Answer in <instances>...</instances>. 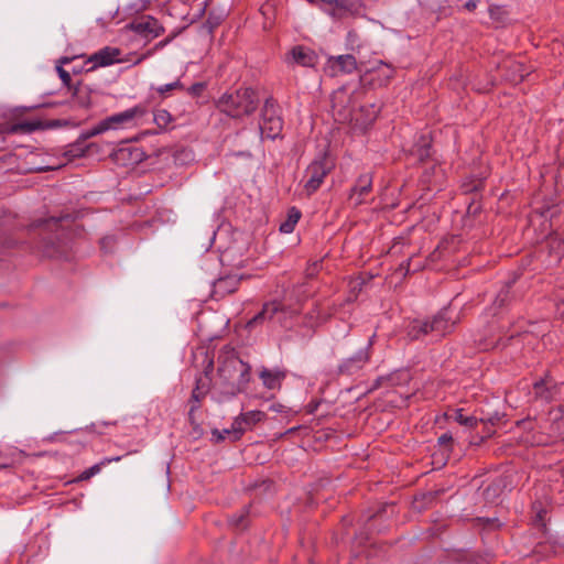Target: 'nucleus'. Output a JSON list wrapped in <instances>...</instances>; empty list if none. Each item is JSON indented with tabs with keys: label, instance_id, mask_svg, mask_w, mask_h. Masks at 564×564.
I'll use <instances>...</instances> for the list:
<instances>
[{
	"label": "nucleus",
	"instance_id": "14",
	"mask_svg": "<svg viewBox=\"0 0 564 564\" xmlns=\"http://www.w3.org/2000/svg\"><path fill=\"white\" fill-rule=\"evenodd\" d=\"M501 77L513 85L520 84L530 74V69L521 62L506 59L500 66Z\"/></svg>",
	"mask_w": 564,
	"mask_h": 564
},
{
	"label": "nucleus",
	"instance_id": "33",
	"mask_svg": "<svg viewBox=\"0 0 564 564\" xmlns=\"http://www.w3.org/2000/svg\"><path fill=\"white\" fill-rule=\"evenodd\" d=\"M512 283L513 281L507 282L498 292L494 301L495 308H501L508 303L510 300V289Z\"/></svg>",
	"mask_w": 564,
	"mask_h": 564
},
{
	"label": "nucleus",
	"instance_id": "31",
	"mask_svg": "<svg viewBox=\"0 0 564 564\" xmlns=\"http://www.w3.org/2000/svg\"><path fill=\"white\" fill-rule=\"evenodd\" d=\"M463 412V409H456L453 414L454 420L460 425L476 427L479 423V419L475 415H465Z\"/></svg>",
	"mask_w": 564,
	"mask_h": 564
},
{
	"label": "nucleus",
	"instance_id": "7",
	"mask_svg": "<svg viewBox=\"0 0 564 564\" xmlns=\"http://www.w3.org/2000/svg\"><path fill=\"white\" fill-rule=\"evenodd\" d=\"M127 31H132L145 41L153 40L164 33L163 25L151 15H143L132 21L126 26Z\"/></svg>",
	"mask_w": 564,
	"mask_h": 564
},
{
	"label": "nucleus",
	"instance_id": "27",
	"mask_svg": "<svg viewBox=\"0 0 564 564\" xmlns=\"http://www.w3.org/2000/svg\"><path fill=\"white\" fill-rule=\"evenodd\" d=\"M153 121L160 132L167 131L170 124L174 122V117L166 109H155L153 112Z\"/></svg>",
	"mask_w": 564,
	"mask_h": 564
},
{
	"label": "nucleus",
	"instance_id": "43",
	"mask_svg": "<svg viewBox=\"0 0 564 564\" xmlns=\"http://www.w3.org/2000/svg\"><path fill=\"white\" fill-rule=\"evenodd\" d=\"M503 417H505L503 413L495 411V412L491 413L490 417L479 419V422L485 424V425L490 424L491 426H495L498 423H500Z\"/></svg>",
	"mask_w": 564,
	"mask_h": 564
},
{
	"label": "nucleus",
	"instance_id": "20",
	"mask_svg": "<svg viewBox=\"0 0 564 564\" xmlns=\"http://www.w3.org/2000/svg\"><path fill=\"white\" fill-rule=\"evenodd\" d=\"M326 6L327 8H324V11L335 19H343L355 10L352 0H332Z\"/></svg>",
	"mask_w": 564,
	"mask_h": 564
},
{
	"label": "nucleus",
	"instance_id": "19",
	"mask_svg": "<svg viewBox=\"0 0 564 564\" xmlns=\"http://www.w3.org/2000/svg\"><path fill=\"white\" fill-rule=\"evenodd\" d=\"M328 65L336 75L338 72L344 74H351L357 70V61L352 54H344L338 56H330L328 58Z\"/></svg>",
	"mask_w": 564,
	"mask_h": 564
},
{
	"label": "nucleus",
	"instance_id": "58",
	"mask_svg": "<svg viewBox=\"0 0 564 564\" xmlns=\"http://www.w3.org/2000/svg\"><path fill=\"white\" fill-rule=\"evenodd\" d=\"M316 409H317V404H312V403L308 404V412L310 413H313Z\"/></svg>",
	"mask_w": 564,
	"mask_h": 564
},
{
	"label": "nucleus",
	"instance_id": "35",
	"mask_svg": "<svg viewBox=\"0 0 564 564\" xmlns=\"http://www.w3.org/2000/svg\"><path fill=\"white\" fill-rule=\"evenodd\" d=\"M242 416L246 419V426L248 429H251L254 424L258 422H261L265 417V413L262 411L253 410L248 411L246 413H241Z\"/></svg>",
	"mask_w": 564,
	"mask_h": 564
},
{
	"label": "nucleus",
	"instance_id": "54",
	"mask_svg": "<svg viewBox=\"0 0 564 564\" xmlns=\"http://www.w3.org/2000/svg\"><path fill=\"white\" fill-rule=\"evenodd\" d=\"M214 369V361L210 359L205 368V376H206V379L205 380H209L208 376L209 373L213 371Z\"/></svg>",
	"mask_w": 564,
	"mask_h": 564
},
{
	"label": "nucleus",
	"instance_id": "10",
	"mask_svg": "<svg viewBox=\"0 0 564 564\" xmlns=\"http://www.w3.org/2000/svg\"><path fill=\"white\" fill-rule=\"evenodd\" d=\"M290 311L286 305L278 300L265 302L262 308L247 323V328L252 329L264 322H274L278 314H285Z\"/></svg>",
	"mask_w": 564,
	"mask_h": 564
},
{
	"label": "nucleus",
	"instance_id": "56",
	"mask_svg": "<svg viewBox=\"0 0 564 564\" xmlns=\"http://www.w3.org/2000/svg\"><path fill=\"white\" fill-rule=\"evenodd\" d=\"M480 413H481V415L478 419H487V417L491 416L492 412H485V411L481 410Z\"/></svg>",
	"mask_w": 564,
	"mask_h": 564
},
{
	"label": "nucleus",
	"instance_id": "8",
	"mask_svg": "<svg viewBox=\"0 0 564 564\" xmlns=\"http://www.w3.org/2000/svg\"><path fill=\"white\" fill-rule=\"evenodd\" d=\"M145 158V153L140 148L128 142L113 149L109 154V159L119 166H133L141 163Z\"/></svg>",
	"mask_w": 564,
	"mask_h": 564
},
{
	"label": "nucleus",
	"instance_id": "15",
	"mask_svg": "<svg viewBox=\"0 0 564 564\" xmlns=\"http://www.w3.org/2000/svg\"><path fill=\"white\" fill-rule=\"evenodd\" d=\"M285 61L303 67H314L318 62V56L312 48L296 45L291 48Z\"/></svg>",
	"mask_w": 564,
	"mask_h": 564
},
{
	"label": "nucleus",
	"instance_id": "25",
	"mask_svg": "<svg viewBox=\"0 0 564 564\" xmlns=\"http://www.w3.org/2000/svg\"><path fill=\"white\" fill-rule=\"evenodd\" d=\"M36 130H43L42 120L22 121L11 124L8 133H31Z\"/></svg>",
	"mask_w": 564,
	"mask_h": 564
},
{
	"label": "nucleus",
	"instance_id": "48",
	"mask_svg": "<svg viewBox=\"0 0 564 564\" xmlns=\"http://www.w3.org/2000/svg\"><path fill=\"white\" fill-rule=\"evenodd\" d=\"M220 23V20L218 18H214L212 14L208 17L207 21L205 22L204 26L208 29V32H213V30L218 26Z\"/></svg>",
	"mask_w": 564,
	"mask_h": 564
},
{
	"label": "nucleus",
	"instance_id": "45",
	"mask_svg": "<svg viewBox=\"0 0 564 564\" xmlns=\"http://www.w3.org/2000/svg\"><path fill=\"white\" fill-rule=\"evenodd\" d=\"M101 465H102V463L96 464V465L91 466L90 468L84 470L79 475L78 480H87L90 477H93L94 475L98 474L101 470Z\"/></svg>",
	"mask_w": 564,
	"mask_h": 564
},
{
	"label": "nucleus",
	"instance_id": "38",
	"mask_svg": "<svg viewBox=\"0 0 564 564\" xmlns=\"http://www.w3.org/2000/svg\"><path fill=\"white\" fill-rule=\"evenodd\" d=\"M286 310L290 312L285 313V314H278L275 317V321H274L278 324H280V326H282L284 328L290 327L289 319L293 318L297 314V310H295L289 305H286Z\"/></svg>",
	"mask_w": 564,
	"mask_h": 564
},
{
	"label": "nucleus",
	"instance_id": "41",
	"mask_svg": "<svg viewBox=\"0 0 564 564\" xmlns=\"http://www.w3.org/2000/svg\"><path fill=\"white\" fill-rule=\"evenodd\" d=\"M213 441L215 443H220L225 441L227 437H229L232 441V433L230 432V429H224L223 431H219L217 429L212 431Z\"/></svg>",
	"mask_w": 564,
	"mask_h": 564
},
{
	"label": "nucleus",
	"instance_id": "12",
	"mask_svg": "<svg viewBox=\"0 0 564 564\" xmlns=\"http://www.w3.org/2000/svg\"><path fill=\"white\" fill-rule=\"evenodd\" d=\"M456 319L451 315V308L448 306L440 310L431 319H429V327L431 334L443 337L454 329Z\"/></svg>",
	"mask_w": 564,
	"mask_h": 564
},
{
	"label": "nucleus",
	"instance_id": "24",
	"mask_svg": "<svg viewBox=\"0 0 564 564\" xmlns=\"http://www.w3.org/2000/svg\"><path fill=\"white\" fill-rule=\"evenodd\" d=\"M208 391H209V380H205L202 377L197 378L195 381V387H194L191 398L188 400V403L200 406V403L207 395Z\"/></svg>",
	"mask_w": 564,
	"mask_h": 564
},
{
	"label": "nucleus",
	"instance_id": "51",
	"mask_svg": "<svg viewBox=\"0 0 564 564\" xmlns=\"http://www.w3.org/2000/svg\"><path fill=\"white\" fill-rule=\"evenodd\" d=\"M199 408L200 406H198V405L189 404L188 421H189L191 425H193V426L197 425L196 419H195V413H196V411H198Z\"/></svg>",
	"mask_w": 564,
	"mask_h": 564
},
{
	"label": "nucleus",
	"instance_id": "39",
	"mask_svg": "<svg viewBox=\"0 0 564 564\" xmlns=\"http://www.w3.org/2000/svg\"><path fill=\"white\" fill-rule=\"evenodd\" d=\"M394 513V503H383L376 512L368 517V520L382 518L384 514L392 516Z\"/></svg>",
	"mask_w": 564,
	"mask_h": 564
},
{
	"label": "nucleus",
	"instance_id": "23",
	"mask_svg": "<svg viewBox=\"0 0 564 564\" xmlns=\"http://www.w3.org/2000/svg\"><path fill=\"white\" fill-rule=\"evenodd\" d=\"M410 379V376H409V372L405 371V370H399V371H395L391 375H388L386 377H379L376 379L375 383H373V389H378L384 384L387 386H397V384H400L401 382H405Z\"/></svg>",
	"mask_w": 564,
	"mask_h": 564
},
{
	"label": "nucleus",
	"instance_id": "28",
	"mask_svg": "<svg viewBox=\"0 0 564 564\" xmlns=\"http://www.w3.org/2000/svg\"><path fill=\"white\" fill-rule=\"evenodd\" d=\"M149 54L150 53L143 54L140 57H138L137 59L132 61L131 58H129V56L132 55L131 53L127 54L126 57H121L120 56L121 51L119 48L108 47V66L111 64H115V63H127V62H131V65H137V64L141 63Z\"/></svg>",
	"mask_w": 564,
	"mask_h": 564
},
{
	"label": "nucleus",
	"instance_id": "13",
	"mask_svg": "<svg viewBox=\"0 0 564 564\" xmlns=\"http://www.w3.org/2000/svg\"><path fill=\"white\" fill-rule=\"evenodd\" d=\"M145 112L147 109L144 106L137 105L122 112L108 116V130L131 127L134 124L135 118L143 117Z\"/></svg>",
	"mask_w": 564,
	"mask_h": 564
},
{
	"label": "nucleus",
	"instance_id": "55",
	"mask_svg": "<svg viewBox=\"0 0 564 564\" xmlns=\"http://www.w3.org/2000/svg\"><path fill=\"white\" fill-rule=\"evenodd\" d=\"M284 405L280 404V403H276V404H272L270 405V410L271 411H274V412H283L284 411Z\"/></svg>",
	"mask_w": 564,
	"mask_h": 564
},
{
	"label": "nucleus",
	"instance_id": "26",
	"mask_svg": "<svg viewBox=\"0 0 564 564\" xmlns=\"http://www.w3.org/2000/svg\"><path fill=\"white\" fill-rule=\"evenodd\" d=\"M534 400L543 402H551L553 399V391L546 384L545 379H539L533 383Z\"/></svg>",
	"mask_w": 564,
	"mask_h": 564
},
{
	"label": "nucleus",
	"instance_id": "50",
	"mask_svg": "<svg viewBox=\"0 0 564 564\" xmlns=\"http://www.w3.org/2000/svg\"><path fill=\"white\" fill-rule=\"evenodd\" d=\"M106 131V119H102L99 121L98 126L96 128H94L87 135V137H91V135H96L98 133H101Z\"/></svg>",
	"mask_w": 564,
	"mask_h": 564
},
{
	"label": "nucleus",
	"instance_id": "49",
	"mask_svg": "<svg viewBox=\"0 0 564 564\" xmlns=\"http://www.w3.org/2000/svg\"><path fill=\"white\" fill-rule=\"evenodd\" d=\"M438 445L441 446H448L453 443V436L451 433H444L442 434L437 440Z\"/></svg>",
	"mask_w": 564,
	"mask_h": 564
},
{
	"label": "nucleus",
	"instance_id": "2",
	"mask_svg": "<svg viewBox=\"0 0 564 564\" xmlns=\"http://www.w3.org/2000/svg\"><path fill=\"white\" fill-rule=\"evenodd\" d=\"M218 375L226 386L225 393L235 397L247 390L251 378V366L242 361L234 347L224 346L218 355Z\"/></svg>",
	"mask_w": 564,
	"mask_h": 564
},
{
	"label": "nucleus",
	"instance_id": "37",
	"mask_svg": "<svg viewBox=\"0 0 564 564\" xmlns=\"http://www.w3.org/2000/svg\"><path fill=\"white\" fill-rule=\"evenodd\" d=\"M183 89H184V85L180 79H176L175 82L170 83V84L161 85L155 88L158 94L163 97L166 96V94L172 90H183Z\"/></svg>",
	"mask_w": 564,
	"mask_h": 564
},
{
	"label": "nucleus",
	"instance_id": "6",
	"mask_svg": "<svg viewBox=\"0 0 564 564\" xmlns=\"http://www.w3.org/2000/svg\"><path fill=\"white\" fill-rule=\"evenodd\" d=\"M375 336L376 335H372L369 338L368 344L365 348L359 349L351 357L341 360V362L338 365L339 375L354 376L369 362Z\"/></svg>",
	"mask_w": 564,
	"mask_h": 564
},
{
	"label": "nucleus",
	"instance_id": "5",
	"mask_svg": "<svg viewBox=\"0 0 564 564\" xmlns=\"http://www.w3.org/2000/svg\"><path fill=\"white\" fill-rule=\"evenodd\" d=\"M334 169V162L326 155H319L305 171L306 182L304 188L307 195L315 193L324 182L326 175Z\"/></svg>",
	"mask_w": 564,
	"mask_h": 564
},
{
	"label": "nucleus",
	"instance_id": "57",
	"mask_svg": "<svg viewBox=\"0 0 564 564\" xmlns=\"http://www.w3.org/2000/svg\"><path fill=\"white\" fill-rule=\"evenodd\" d=\"M409 267H410V260L406 261V263H401L400 264V269L401 270H405L406 272L409 271Z\"/></svg>",
	"mask_w": 564,
	"mask_h": 564
},
{
	"label": "nucleus",
	"instance_id": "61",
	"mask_svg": "<svg viewBox=\"0 0 564 564\" xmlns=\"http://www.w3.org/2000/svg\"><path fill=\"white\" fill-rule=\"evenodd\" d=\"M299 429H300L299 426L297 427H292V429H289L285 433L286 434H292V433H294Z\"/></svg>",
	"mask_w": 564,
	"mask_h": 564
},
{
	"label": "nucleus",
	"instance_id": "1",
	"mask_svg": "<svg viewBox=\"0 0 564 564\" xmlns=\"http://www.w3.org/2000/svg\"><path fill=\"white\" fill-rule=\"evenodd\" d=\"M78 213L62 212L58 216L39 219L31 225L40 230L43 243V252L50 257H59L64 253V247L70 238L72 226L78 218Z\"/></svg>",
	"mask_w": 564,
	"mask_h": 564
},
{
	"label": "nucleus",
	"instance_id": "29",
	"mask_svg": "<svg viewBox=\"0 0 564 564\" xmlns=\"http://www.w3.org/2000/svg\"><path fill=\"white\" fill-rule=\"evenodd\" d=\"M301 216L302 214L300 209L296 207H291L288 210L286 219L280 225V231L283 234H291L294 230L295 225L300 220Z\"/></svg>",
	"mask_w": 564,
	"mask_h": 564
},
{
	"label": "nucleus",
	"instance_id": "32",
	"mask_svg": "<svg viewBox=\"0 0 564 564\" xmlns=\"http://www.w3.org/2000/svg\"><path fill=\"white\" fill-rule=\"evenodd\" d=\"M248 430L246 426V419L240 414L237 416L230 427V432L232 433V442H236L241 438L243 433Z\"/></svg>",
	"mask_w": 564,
	"mask_h": 564
},
{
	"label": "nucleus",
	"instance_id": "18",
	"mask_svg": "<svg viewBox=\"0 0 564 564\" xmlns=\"http://www.w3.org/2000/svg\"><path fill=\"white\" fill-rule=\"evenodd\" d=\"M410 155L419 162H425L432 156V139L429 133H422L410 149Z\"/></svg>",
	"mask_w": 564,
	"mask_h": 564
},
{
	"label": "nucleus",
	"instance_id": "4",
	"mask_svg": "<svg viewBox=\"0 0 564 564\" xmlns=\"http://www.w3.org/2000/svg\"><path fill=\"white\" fill-rule=\"evenodd\" d=\"M260 131L267 139L275 140L282 137L283 119L278 102L269 97L264 100L261 111Z\"/></svg>",
	"mask_w": 564,
	"mask_h": 564
},
{
	"label": "nucleus",
	"instance_id": "11",
	"mask_svg": "<svg viewBox=\"0 0 564 564\" xmlns=\"http://www.w3.org/2000/svg\"><path fill=\"white\" fill-rule=\"evenodd\" d=\"M512 481L509 476L500 475L494 478L485 487H480L481 496L488 503H497L500 497L510 490Z\"/></svg>",
	"mask_w": 564,
	"mask_h": 564
},
{
	"label": "nucleus",
	"instance_id": "34",
	"mask_svg": "<svg viewBox=\"0 0 564 564\" xmlns=\"http://www.w3.org/2000/svg\"><path fill=\"white\" fill-rule=\"evenodd\" d=\"M89 64L91 65L86 68L87 73L94 70L97 66H106V47L100 48L97 53L91 55L86 62V65Z\"/></svg>",
	"mask_w": 564,
	"mask_h": 564
},
{
	"label": "nucleus",
	"instance_id": "9",
	"mask_svg": "<svg viewBox=\"0 0 564 564\" xmlns=\"http://www.w3.org/2000/svg\"><path fill=\"white\" fill-rule=\"evenodd\" d=\"M393 75L394 69L391 66L381 63L379 66L365 72L360 76L359 82L362 87H383L390 83Z\"/></svg>",
	"mask_w": 564,
	"mask_h": 564
},
{
	"label": "nucleus",
	"instance_id": "3",
	"mask_svg": "<svg viewBox=\"0 0 564 564\" xmlns=\"http://www.w3.org/2000/svg\"><path fill=\"white\" fill-rule=\"evenodd\" d=\"M260 104L258 91L252 87H239L225 91L216 101V108L232 119H242L256 112Z\"/></svg>",
	"mask_w": 564,
	"mask_h": 564
},
{
	"label": "nucleus",
	"instance_id": "60",
	"mask_svg": "<svg viewBox=\"0 0 564 564\" xmlns=\"http://www.w3.org/2000/svg\"><path fill=\"white\" fill-rule=\"evenodd\" d=\"M494 433H495V431H494V430H487V432H486V437H490L491 435H494ZM484 438H485V436H484V437H481V440H484Z\"/></svg>",
	"mask_w": 564,
	"mask_h": 564
},
{
	"label": "nucleus",
	"instance_id": "52",
	"mask_svg": "<svg viewBox=\"0 0 564 564\" xmlns=\"http://www.w3.org/2000/svg\"><path fill=\"white\" fill-rule=\"evenodd\" d=\"M43 130L61 127L59 120H42Z\"/></svg>",
	"mask_w": 564,
	"mask_h": 564
},
{
	"label": "nucleus",
	"instance_id": "46",
	"mask_svg": "<svg viewBox=\"0 0 564 564\" xmlns=\"http://www.w3.org/2000/svg\"><path fill=\"white\" fill-rule=\"evenodd\" d=\"M56 70L58 73L59 78L62 79L63 84L67 86L68 88L72 87V77L70 74L65 70L61 65L56 67Z\"/></svg>",
	"mask_w": 564,
	"mask_h": 564
},
{
	"label": "nucleus",
	"instance_id": "16",
	"mask_svg": "<svg viewBox=\"0 0 564 564\" xmlns=\"http://www.w3.org/2000/svg\"><path fill=\"white\" fill-rule=\"evenodd\" d=\"M241 278L237 274H228L220 276L213 282L212 296L215 300H219L228 294L237 291L240 284Z\"/></svg>",
	"mask_w": 564,
	"mask_h": 564
},
{
	"label": "nucleus",
	"instance_id": "64",
	"mask_svg": "<svg viewBox=\"0 0 564 564\" xmlns=\"http://www.w3.org/2000/svg\"><path fill=\"white\" fill-rule=\"evenodd\" d=\"M495 346H496V344H494V345L485 344V345L482 346V348H484V349H488L489 347H495Z\"/></svg>",
	"mask_w": 564,
	"mask_h": 564
},
{
	"label": "nucleus",
	"instance_id": "62",
	"mask_svg": "<svg viewBox=\"0 0 564 564\" xmlns=\"http://www.w3.org/2000/svg\"><path fill=\"white\" fill-rule=\"evenodd\" d=\"M156 133H159L158 130H153V131L148 130V131L143 132V134H156Z\"/></svg>",
	"mask_w": 564,
	"mask_h": 564
},
{
	"label": "nucleus",
	"instance_id": "53",
	"mask_svg": "<svg viewBox=\"0 0 564 564\" xmlns=\"http://www.w3.org/2000/svg\"><path fill=\"white\" fill-rule=\"evenodd\" d=\"M479 0H468L466 3H465V8L468 10V11H474L476 8H477V4H478Z\"/></svg>",
	"mask_w": 564,
	"mask_h": 564
},
{
	"label": "nucleus",
	"instance_id": "42",
	"mask_svg": "<svg viewBox=\"0 0 564 564\" xmlns=\"http://www.w3.org/2000/svg\"><path fill=\"white\" fill-rule=\"evenodd\" d=\"M517 425L525 432H532L538 427L535 420L530 416L518 421Z\"/></svg>",
	"mask_w": 564,
	"mask_h": 564
},
{
	"label": "nucleus",
	"instance_id": "36",
	"mask_svg": "<svg viewBox=\"0 0 564 564\" xmlns=\"http://www.w3.org/2000/svg\"><path fill=\"white\" fill-rule=\"evenodd\" d=\"M564 243V238L560 237L558 235H552L549 238V246L551 249V252L555 253V260L560 261L562 257V252L560 251L561 246Z\"/></svg>",
	"mask_w": 564,
	"mask_h": 564
},
{
	"label": "nucleus",
	"instance_id": "59",
	"mask_svg": "<svg viewBox=\"0 0 564 564\" xmlns=\"http://www.w3.org/2000/svg\"><path fill=\"white\" fill-rule=\"evenodd\" d=\"M11 465H12L11 463H2V464H0V468L6 469V468L11 467Z\"/></svg>",
	"mask_w": 564,
	"mask_h": 564
},
{
	"label": "nucleus",
	"instance_id": "44",
	"mask_svg": "<svg viewBox=\"0 0 564 564\" xmlns=\"http://www.w3.org/2000/svg\"><path fill=\"white\" fill-rule=\"evenodd\" d=\"M205 89H206V84L203 82H198V83L193 84L191 87H188L186 89V91L192 97H199Z\"/></svg>",
	"mask_w": 564,
	"mask_h": 564
},
{
	"label": "nucleus",
	"instance_id": "22",
	"mask_svg": "<svg viewBox=\"0 0 564 564\" xmlns=\"http://www.w3.org/2000/svg\"><path fill=\"white\" fill-rule=\"evenodd\" d=\"M431 334L429 319H413L406 326V336L411 340H417Z\"/></svg>",
	"mask_w": 564,
	"mask_h": 564
},
{
	"label": "nucleus",
	"instance_id": "63",
	"mask_svg": "<svg viewBox=\"0 0 564 564\" xmlns=\"http://www.w3.org/2000/svg\"><path fill=\"white\" fill-rule=\"evenodd\" d=\"M70 61H72V59H70V58H68V57H63V58L61 59V63H63V64H64V63H69Z\"/></svg>",
	"mask_w": 564,
	"mask_h": 564
},
{
	"label": "nucleus",
	"instance_id": "40",
	"mask_svg": "<svg viewBox=\"0 0 564 564\" xmlns=\"http://www.w3.org/2000/svg\"><path fill=\"white\" fill-rule=\"evenodd\" d=\"M553 421L554 422L550 427V434L555 437H564V419L556 416Z\"/></svg>",
	"mask_w": 564,
	"mask_h": 564
},
{
	"label": "nucleus",
	"instance_id": "21",
	"mask_svg": "<svg viewBox=\"0 0 564 564\" xmlns=\"http://www.w3.org/2000/svg\"><path fill=\"white\" fill-rule=\"evenodd\" d=\"M259 377L265 388L275 390L281 388L282 381L285 378V372L281 370H270L263 367L259 372Z\"/></svg>",
	"mask_w": 564,
	"mask_h": 564
},
{
	"label": "nucleus",
	"instance_id": "30",
	"mask_svg": "<svg viewBox=\"0 0 564 564\" xmlns=\"http://www.w3.org/2000/svg\"><path fill=\"white\" fill-rule=\"evenodd\" d=\"M249 509H250L249 506H245L239 512L230 516V518H229L230 525L236 529H239V530L246 529L248 525L247 518L249 516Z\"/></svg>",
	"mask_w": 564,
	"mask_h": 564
},
{
	"label": "nucleus",
	"instance_id": "17",
	"mask_svg": "<svg viewBox=\"0 0 564 564\" xmlns=\"http://www.w3.org/2000/svg\"><path fill=\"white\" fill-rule=\"evenodd\" d=\"M372 188V177L370 174H362L357 180L355 185L351 187L349 193V200L354 203L355 206H359L364 204L365 196H367Z\"/></svg>",
	"mask_w": 564,
	"mask_h": 564
},
{
	"label": "nucleus",
	"instance_id": "47",
	"mask_svg": "<svg viewBox=\"0 0 564 564\" xmlns=\"http://www.w3.org/2000/svg\"><path fill=\"white\" fill-rule=\"evenodd\" d=\"M91 147H93V144H88V145H86V147H85V149H84V147H83L82 144H76V145H74V148H73V149H70V150L68 151V153H69L72 156H79V155H84V154H85V151H88V152H89V151H90V149H91Z\"/></svg>",
	"mask_w": 564,
	"mask_h": 564
}]
</instances>
